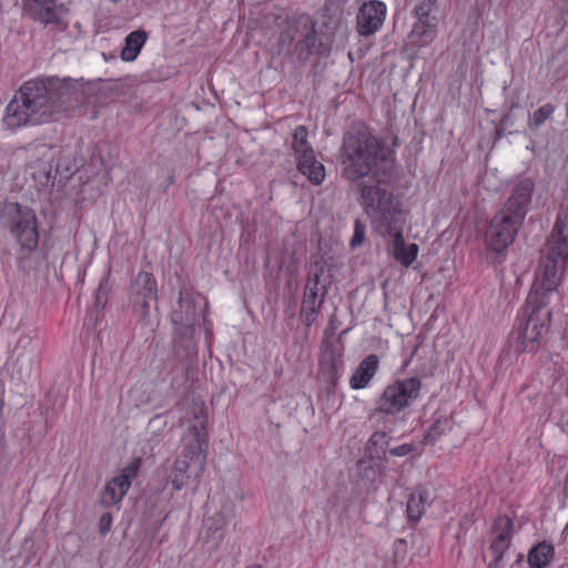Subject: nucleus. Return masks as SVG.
<instances>
[{
  "instance_id": "obj_1",
  "label": "nucleus",
  "mask_w": 568,
  "mask_h": 568,
  "mask_svg": "<svg viewBox=\"0 0 568 568\" xmlns=\"http://www.w3.org/2000/svg\"><path fill=\"white\" fill-rule=\"evenodd\" d=\"M361 204L382 236H394L393 256L403 266L409 267L418 256L415 243L406 244L403 235L405 223L400 202L382 180L374 184L361 185Z\"/></svg>"
},
{
  "instance_id": "obj_2",
  "label": "nucleus",
  "mask_w": 568,
  "mask_h": 568,
  "mask_svg": "<svg viewBox=\"0 0 568 568\" xmlns=\"http://www.w3.org/2000/svg\"><path fill=\"white\" fill-rule=\"evenodd\" d=\"M568 261V211L560 212L546 244V253L535 272L531 290L526 301L530 305L548 306L558 295Z\"/></svg>"
},
{
  "instance_id": "obj_3",
  "label": "nucleus",
  "mask_w": 568,
  "mask_h": 568,
  "mask_svg": "<svg viewBox=\"0 0 568 568\" xmlns=\"http://www.w3.org/2000/svg\"><path fill=\"white\" fill-rule=\"evenodd\" d=\"M52 99L47 84L34 81L24 83L6 106L3 125L14 130L58 120L59 106Z\"/></svg>"
},
{
  "instance_id": "obj_4",
  "label": "nucleus",
  "mask_w": 568,
  "mask_h": 568,
  "mask_svg": "<svg viewBox=\"0 0 568 568\" xmlns=\"http://www.w3.org/2000/svg\"><path fill=\"white\" fill-rule=\"evenodd\" d=\"M388 151L367 129L349 133L342 148V170L348 180L375 178L381 165L387 161Z\"/></svg>"
},
{
  "instance_id": "obj_5",
  "label": "nucleus",
  "mask_w": 568,
  "mask_h": 568,
  "mask_svg": "<svg viewBox=\"0 0 568 568\" xmlns=\"http://www.w3.org/2000/svg\"><path fill=\"white\" fill-rule=\"evenodd\" d=\"M551 312L546 305L526 301L519 312L510 341L518 352H531L542 345L549 332Z\"/></svg>"
},
{
  "instance_id": "obj_6",
  "label": "nucleus",
  "mask_w": 568,
  "mask_h": 568,
  "mask_svg": "<svg viewBox=\"0 0 568 568\" xmlns=\"http://www.w3.org/2000/svg\"><path fill=\"white\" fill-rule=\"evenodd\" d=\"M422 394V382L416 377L397 379L388 384L376 402V412L394 417L412 407Z\"/></svg>"
},
{
  "instance_id": "obj_7",
  "label": "nucleus",
  "mask_w": 568,
  "mask_h": 568,
  "mask_svg": "<svg viewBox=\"0 0 568 568\" xmlns=\"http://www.w3.org/2000/svg\"><path fill=\"white\" fill-rule=\"evenodd\" d=\"M3 224L21 248L33 251L38 246V221L33 210L18 203L4 206Z\"/></svg>"
},
{
  "instance_id": "obj_8",
  "label": "nucleus",
  "mask_w": 568,
  "mask_h": 568,
  "mask_svg": "<svg viewBox=\"0 0 568 568\" xmlns=\"http://www.w3.org/2000/svg\"><path fill=\"white\" fill-rule=\"evenodd\" d=\"M523 222L518 215L508 216L498 212L491 220L485 235L486 247L494 253L501 254L514 242Z\"/></svg>"
},
{
  "instance_id": "obj_9",
  "label": "nucleus",
  "mask_w": 568,
  "mask_h": 568,
  "mask_svg": "<svg viewBox=\"0 0 568 568\" xmlns=\"http://www.w3.org/2000/svg\"><path fill=\"white\" fill-rule=\"evenodd\" d=\"M23 9L34 21L54 26L57 30L68 29V7L57 0H22Z\"/></svg>"
},
{
  "instance_id": "obj_10",
  "label": "nucleus",
  "mask_w": 568,
  "mask_h": 568,
  "mask_svg": "<svg viewBox=\"0 0 568 568\" xmlns=\"http://www.w3.org/2000/svg\"><path fill=\"white\" fill-rule=\"evenodd\" d=\"M54 104L59 106V119L69 114L84 102V91L78 81L69 79L51 80L47 84Z\"/></svg>"
},
{
  "instance_id": "obj_11",
  "label": "nucleus",
  "mask_w": 568,
  "mask_h": 568,
  "mask_svg": "<svg viewBox=\"0 0 568 568\" xmlns=\"http://www.w3.org/2000/svg\"><path fill=\"white\" fill-rule=\"evenodd\" d=\"M141 459L132 458L113 479L106 483L102 494L101 501L104 506H114L121 503L131 487L132 480L139 474Z\"/></svg>"
},
{
  "instance_id": "obj_12",
  "label": "nucleus",
  "mask_w": 568,
  "mask_h": 568,
  "mask_svg": "<svg viewBox=\"0 0 568 568\" xmlns=\"http://www.w3.org/2000/svg\"><path fill=\"white\" fill-rule=\"evenodd\" d=\"M387 7L378 0L364 2L356 16V30L363 37L375 34L384 24Z\"/></svg>"
},
{
  "instance_id": "obj_13",
  "label": "nucleus",
  "mask_w": 568,
  "mask_h": 568,
  "mask_svg": "<svg viewBox=\"0 0 568 568\" xmlns=\"http://www.w3.org/2000/svg\"><path fill=\"white\" fill-rule=\"evenodd\" d=\"M434 3L430 0H423L415 8L416 22L410 31V37L426 45L436 38L437 18L433 14Z\"/></svg>"
},
{
  "instance_id": "obj_14",
  "label": "nucleus",
  "mask_w": 568,
  "mask_h": 568,
  "mask_svg": "<svg viewBox=\"0 0 568 568\" xmlns=\"http://www.w3.org/2000/svg\"><path fill=\"white\" fill-rule=\"evenodd\" d=\"M532 186L534 182L530 179L519 180L499 212L508 216L518 215L519 221L523 222L530 203Z\"/></svg>"
},
{
  "instance_id": "obj_15",
  "label": "nucleus",
  "mask_w": 568,
  "mask_h": 568,
  "mask_svg": "<svg viewBox=\"0 0 568 568\" xmlns=\"http://www.w3.org/2000/svg\"><path fill=\"white\" fill-rule=\"evenodd\" d=\"M513 538V523L509 517L500 516L495 519L491 529L490 549L498 562L510 546Z\"/></svg>"
},
{
  "instance_id": "obj_16",
  "label": "nucleus",
  "mask_w": 568,
  "mask_h": 568,
  "mask_svg": "<svg viewBox=\"0 0 568 568\" xmlns=\"http://www.w3.org/2000/svg\"><path fill=\"white\" fill-rule=\"evenodd\" d=\"M232 519V509L222 507L220 510L209 516L204 521L203 538L206 542L214 546L223 540L227 525Z\"/></svg>"
},
{
  "instance_id": "obj_17",
  "label": "nucleus",
  "mask_w": 568,
  "mask_h": 568,
  "mask_svg": "<svg viewBox=\"0 0 568 568\" xmlns=\"http://www.w3.org/2000/svg\"><path fill=\"white\" fill-rule=\"evenodd\" d=\"M205 416L196 415L194 422L190 425L189 429L192 433V443L185 445V457L190 460L203 459L206 448V432H205Z\"/></svg>"
},
{
  "instance_id": "obj_18",
  "label": "nucleus",
  "mask_w": 568,
  "mask_h": 568,
  "mask_svg": "<svg viewBox=\"0 0 568 568\" xmlns=\"http://www.w3.org/2000/svg\"><path fill=\"white\" fill-rule=\"evenodd\" d=\"M379 369L378 356L367 355L353 372L349 377V387L354 390L364 389L369 386Z\"/></svg>"
},
{
  "instance_id": "obj_19",
  "label": "nucleus",
  "mask_w": 568,
  "mask_h": 568,
  "mask_svg": "<svg viewBox=\"0 0 568 568\" xmlns=\"http://www.w3.org/2000/svg\"><path fill=\"white\" fill-rule=\"evenodd\" d=\"M434 500L433 491L428 486L415 487L408 496L406 513L407 517L412 521H418L426 509L432 505Z\"/></svg>"
},
{
  "instance_id": "obj_20",
  "label": "nucleus",
  "mask_w": 568,
  "mask_h": 568,
  "mask_svg": "<svg viewBox=\"0 0 568 568\" xmlns=\"http://www.w3.org/2000/svg\"><path fill=\"white\" fill-rule=\"evenodd\" d=\"M297 159L298 171L313 184L318 185L325 179V168L316 160L314 152L306 153Z\"/></svg>"
},
{
  "instance_id": "obj_21",
  "label": "nucleus",
  "mask_w": 568,
  "mask_h": 568,
  "mask_svg": "<svg viewBox=\"0 0 568 568\" xmlns=\"http://www.w3.org/2000/svg\"><path fill=\"white\" fill-rule=\"evenodd\" d=\"M320 371L327 383L335 384L343 371L341 355L325 352L320 362Z\"/></svg>"
},
{
  "instance_id": "obj_22",
  "label": "nucleus",
  "mask_w": 568,
  "mask_h": 568,
  "mask_svg": "<svg viewBox=\"0 0 568 568\" xmlns=\"http://www.w3.org/2000/svg\"><path fill=\"white\" fill-rule=\"evenodd\" d=\"M317 284L315 283L313 287L307 285V290L304 295V300L302 303L301 316L303 322L311 326L317 317V311L321 304V301L317 296Z\"/></svg>"
},
{
  "instance_id": "obj_23",
  "label": "nucleus",
  "mask_w": 568,
  "mask_h": 568,
  "mask_svg": "<svg viewBox=\"0 0 568 568\" xmlns=\"http://www.w3.org/2000/svg\"><path fill=\"white\" fill-rule=\"evenodd\" d=\"M554 556L555 549L550 544L539 542L529 550L528 565L530 568H545L552 561Z\"/></svg>"
},
{
  "instance_id": "obj_24",
  "label": "nucleus",
  "mask_w": 568,
  "mask_h": 568,
  "mask_svg": "<svg viewBox=\"0 0 568 568\" xmlns=\"http://www.w3.org/2000/svg\"><path fill=\"white\" fill-rule=\"evenodd\" d=\"M145 41H146V33L144 31L138 30V31L131 32L125 38V43L121 51V59L123 61H128V62L134 61L138 58Z\"/></svg>"
},
{
  "instance_id": "obj_25",
  "label": "nucleus",
  "mask_w": 568,
  "mask_h": 568,
  "mask_svg": "<svg viewBox=\"0 0 568 568\" xmlns=\"http://www.w3.org/2000/svg\"><path fill=\"white\" fill-rule=\"evenodd\" d=\"M136 294L143 298V306H146L148 302L155 298L156 295V283L150 273L142 272L136 276L135 280Z\"/></svg>"
},
{
  "instance_id": "obj_26",
  "label": "nucleus",
  "mask_w": 568,
  "mask_h": 568,
  "mask_svg": "<svg viewBox=\"0 0 568 568\" xmlns=\"http://www.w3.org/2000/svg\"><path fill=\"white\" fill-rule=\"evenodd\" d=\"M187 467V462L185 459H178L171 466L168 479L175 490H181L184 487L186 479L189 478Z\"/></svg>"
},
{
  "instance_id": "obj_27",
  "label": "nucleus",
  "mask_w": 568,
  "mask_h": 568,
  "mask_svg": "<svg viewBox=\"0 0 568 568\" xmlns=\"http://www.w3.org/2000/svg\"><path fill=\"white\" fill-rule=\"evenodd\" d=\"M307 130L305 126H297L293 135V149L296 158H300L306 153H312V148L307 144Z\"/></svg>"
},
{
  "instance_id": "obj_28",
  "label": "nucleus",
  "mask_w": 568,
  "mask_h": 568,
  "mask_svg": "<svg viewBox=\"0 0 568 568\" xmlns=\"http://www.w3.org/2000/svg\"><path fill=\"white\" fill-rule=\"evenodd\" d=\"M554 108L550 104L540 106L529 119V126L537 129L551 115Z\"/></svg>"
},
{
  "instance_id": "obj_29",
  "label": "nucleus",
  "mask_w": 568,
  "mask_h": 568,
  "mask_svg": "<svg viewBox=\"0 0 568 568\" xmlns=\"http://www.w3.org/2000/svg\"><path fill=\"white\" fill-rule=\"evenodd\" d=\"M365 240V226L362 222L356 221L354 224V233L349 245L355 248L361 246Z\"/></svg>"
},
{
  "instance_id": "obj_30",
  "label": "nucleus",
  "mask_w": 568,
  "mask_h": 568,
  "mask_svg": "<svg viewBox=\"0 0 568 568\" xmlns=\"http://www.w3.org/2000/svg\"><path fill=\"white\" fill-rule=\"evenodd\" d=\"M412 450H413V446L412 445L403 444V445H399L397 447L392 448L389 450V453L393 456L403 457V456H406L409 453H412Z\"/></svg>"
},
{
  "instance_id": "obj_31",
  "label": "nucleus",
  "mask_w": 568,
  "mask_h": 568,
  "mask_svg": "<svg viewBox=\"0 0 568 568\" xmlns=\"http://www.w3.org/2000/svg\"><path fill=\"white\" fill-rule=\"evenodd\" d=\"M111 525H112V518L110 515H103L100 519V528H101V532L102 534H105L110 530L111 528Z\"/></svg>"
},
{
  "instance_id": "obj_32",
  "label": "nucleus",
  "mask_w": 568,
  "mask_h": 568,
  "mask_svg": "<svg viewBox=\"0 0 568 568\" xmlns=\"http://www.w3.org/2000/svg\"><path fill=\"white\" fill-rule=\"evenodd\" d=\"M387 435L385 433H375L369 439L371 445L386 444Z\"/></svg>"
},
{
  "instance_id": "obj_33",
  "label": "nucleus",
  "mask_w": 568,
  "mask_h": 568,
  "mask_svg": "<svg viewBox=\"0 0 568 568\" xmlns=\"http://www.w3.org/2000/svg\"><path fill=\"white\" fill-rule=\"evenodd\" d=\"M294 39V36L293 34H290V36H285L284 40H283V45L284 44H290Z\"/></svg>"
},
{
  "instance_id": "obj_34",
  "label": "nucleus",
  "mask_w": 568,
  "mask_h": 568,
  "mask_svg": "<svg viewBox=\"0 0 568 568\" xmlns=\"http://www.w3.org/2000/svg\"><path fill=\"white\" fill-rule=\"evenodd\" d=\"M567 528H568V523H567Z\"/></svg>"
}]
</instances>
